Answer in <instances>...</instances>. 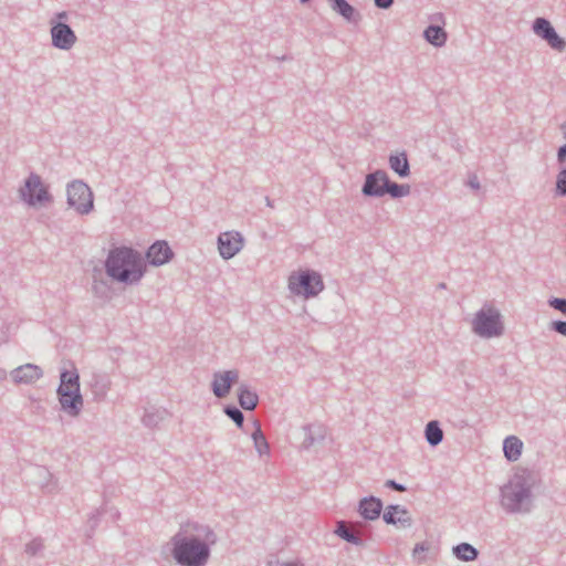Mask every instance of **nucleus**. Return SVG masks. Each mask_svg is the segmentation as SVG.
Returning a JSON list of instances; mask_svg holds the SVG:
<instances>
[{
	"label": "nucleus",
	"instance_id": "obj_1",
	"mask_svg": "<svg viewBox=\"0 0 566 566\" xmlns=\"http://www.w3.org/2000/svg\"><path fill=\"white\" fill-rule=\"evenodd\" d=\"M218 542L213 530L199 523H187L170 538L171 556L179 566H206L211 546Z\"/></svg>",
	"mask_w": 566,
	"mask_h": 566
},
{
	"label": "nucleus",
	"instance_id": "obj_2",
	"mask_svg": "<svg viewBox=\"0 0 566 566\" xmlns=\"http://www.w3.org/2000/svg\"><path fill=\"white\" fill-rule=\"evenodd\" d=\"M537 476L530 470H520L500 490L501 506L506 513H528L533 507V489Z\"/></svg>",
	"mask_w": 566,
	"mask_h": 566
},
{
	"label": "nucleus",
	"instance_id": "obj_3",
	"mask_svg": "<svg viewBox=\"0 0 566 566\" xmlns=\"http://www.w3.org/2000/svg\"><path fill=\"white\" fill-rule=\"evenodd\" d=\"M105 271L116 282L136 284L143 279L146 266L137 250L130 247H117L109 250L105 260Z\"/></svg>",
	"mask_w": 566,
	"mask_h": 566
},
{
	"label": "nucleus",
	"instance_id": "obj_4",
	"mask_svg": "<svg viewBox=\"0 0 566 566\" xmlns=\"http://www.w3.org/2000/svg\"><path fill=\"white\" fill-rule=\"evenodd\" d=\"M472 331L482 338L501 336L504 327L500 312L492 306L484 305L474 315L472 321Z\"/></svg>",
	"mask_w": 566,
	"mask_h": 566
},
{
	"label": "nucleus",
	"instance_id": "obj_5",
	"mask_svg": "<svg viewBox=\"0 0 566 566\" xmlns=\"http://www.w3.org/2000/svg\"><path fill=\"white\" fill-rule=\"evenodd\" d=\"M289 290L294 295L312 298L324 290V282L319 273L305 270L290 275Z\"/></svg>",
	"mask_w": 566,
	"mask_h": 566
},
{
	"label": "nucleus",
	"instance_id": "obj_6",
	"mask_svg": "<svg viewBox=\"0 0 566 566\" xmlns=\"http://www.w3.org/2000/svg\"><path fill=\"white\" fill-rule=\"evenodd\" d=\"M66 202L78 214L85 216L94 209V195L91 188L82 180H73L66 187Z\"/></svg>",
	"mask_w": 566,
	"mask_h": 566
},
{
	"label": "nucleus",
	"instance_id": "obj_7",
	"mask_svg": "<svg viewBox=\"0 0 566 566\" xmlns=\"http://www.w3.org/2000/svg\"><path fill=\"white\" fill-rule=\"evenodd\" d=\"M21 199L29 206L50 202L52 200L48 188L43 186L39 175L31 172L24 181V187L20 189Z\"/></svg>",
	"mask_w": 566,
	"mask_h": 566
},
{
	"label": "nucleus",
	"instance_id": "obj_8",
	"mask_svg": "<svg viewBox=\"0 0 566 566\" xmlns=\"http://www.w3.org/2000/svg\"><path fill=\"white\" fill-rule=\"evenodd\" d=\"M533 32L544 40L551 49L557 52L566 50V41L559 36L551 21L546 18L538 17L533 21Z\"/></svg>",
	"mask_w": 566,
	"mask_h": 566
},
{
	"label": "nucleus",
	"instance_id": "obj_9",
	"mask_svg": "<svg viewBox=\"0 0 566 566\" xmlns=\"http://www.w3.org/2000/svg\"><path fill=\"white\" fill-rule=\"evenodd\" d=\"M51 40L52 45L59 50L69 51L77 41V36L72 28L60 21L51 20Z\"/></svg>",
	"mask_w": 566,
	"mask_h": 566
},
{
	"label": "nucleus",
	"instance_id": "obj_10",
	"mask_svg": "<svg viewBox=\"0 0 566 566\" xmlns=\"http://www.w3.org/2000/svg\"><path fill=\"white\" fill-rule=\"evenodd\" d=\"M389 182L388 174L382 169H377L367 174L361 187V193L369 198H379L386 195V188Z\"/></svg>",
	"mask_w": 566,
	"mask_h": 566
},
{
	"label": "nucleus",
	"instance_id": "obj_11",
	"mask_svg": "<svg viewBox=\"0 0 566 566\" xmlns=\"http://www.w3.org/2000/svg\"><path fill=\"white\" fill-rule=\"evenodd\" d=\"M56 395L63 412L73 418L80 416L84 403L81 390L57 388Z\"/></svg>",
	"mask_w": 566,
	"mask_h": 566
},
{
	"label": "nucleus",
	"instance_id": "obj_12",
	"mask_svg": "<svg viewBox=\"0 0 566 566\" xmlns=\"http://www.w3.org/2000/svg\"><path fill=\"white\" fill-rule=\"evenodd\" d=\"M243 248V238L238 231L222 232L218 237V249L224 260L232 259Z\"/></svg>",
	"mask_w": 566,
	"mask_h": 566
},
{
	"label": "nucleus",
	"instance_id": "obj_13",
	"mask_svg": "<svg viewBox=\"0 0 566 566\" xmlns=\"http://www.w3.org/2000/svg\"><path fill=\"white\" fill-rule=\"evenodd\" d=\"M238 380L239 370L237 369L216 371L211 381V390L217 398H224Z\"/></svg>",
	"mask_w": 566,
	"mask_h": 566
},
{
	"label": "nucleus",
	"instance_id": "obj_14",
	"mask_svg": "<svg viewBox=\"0 0 566 566\" xmlns=\"http://www.w3.org/2000/svg\"><path fill=\"white\" fill-rule=\"evenodd\" d=\"M382 520L386 524L395 525L400 528L412 526V518L409 511L399 504H390L385 509Z\"/></svg>",
	"mask_w": 566,
	"mask_h": 566
},
{
	"label": "nucleus",
	"instance_id": "obj_15",
	"mask_svg": "<svg viewBox=\"0 0 566 566\" xmlns=\"http://www.w3.org/2000/svg\"><path fill=\"white\" fill-rule=\"evenodd\" d=\"M174 252L166 241L154 242L146 252V259L153 266H160L168 263Z\"/></svg>",
	"mask_w": 566,
	"mask_h": 566
},
{
	"label": "nucleus",
	"instance_id": "obj_16",
	"mask_svg": "<svg viewBox=\"0 0 566 566\" xmlns=\"http://www.w3.org/2000/svg\"><path fill=\"white\" fill-rule=\"evenodd\" d=\"M10 376L15 384L30 385L43 377V370L40 366L29 363L11 370Z\"/></svg>",
	"mask_w": 566,
	"mask_h": 566
},
{
	"label": "nucleus",
	"instance_id": "obj_17",
	"mask_svg": "<svg viewBox=\"0 0 566 566\" xmlns=\"http://www.w3.org/2000/svg\"><path fill=\"white\" fill-rule=\"evenodd\" d=\"M382 507L384 504L379 497L369 495L359 500L357 511L364 520L375 521L380 516Z\"/></svg>",
	"mask_w": 566,
	"mask_h": 566
},
{
	"label": "nucleus",
	"instance_id": "obj_18",
	"mask_svg": "<svg viewBox=\"0 0 566 566\" xmlns=\"http://www.w3.org/2000/svg\"><path fill=\"white\" fill-rule=\"evenodd\" d=\"M111 385L112 381L108 375L94 373L88 382L93 400L96 402L103 401L111 389Z\"/></svg>",
	"mask_w": 566,
	"mask_h": 566
},
{
	"label": "nucleus",
	"instance_id": "obj_19",
	"mask_svg": "<svg viewBox=\"0 0 566 566\" xmlns=\"http://www.w3.org/2000/svg\"><path fill=\"white\" fill-rule=\"evenodd\" d=\"M389 167L400 178H406L410 175V165L406 151L398 154H390L388 158Z\"/></svg>",
	"mask_w": 566,
	"mask_h": 566
},
{
	"label": "nucleus",
	"instance_id": "obj_20",
	"mask_svg": "<svg viewBox=\"0 0 566 566\" xmlns=\"http://www.w3.org/2000/svg\"><path fill=\"white\" fill-rule=\"evenodd\" d=\"M238 402L242 409L252 411L259 403V396L248 385L242 384L238 389Z\"/></svg>",
	"mask_w": 566,
	"mask_h": 566
},
{
	"label": "nucleus",
	"instance_id": "obj_21",
	"mask_svg": "<svg viewBox=\"0 0 566 566\" xmlns=\"http://www.w3.org/2000/svg\"><path fill=\"white\" fill-rule=\"evenodd\" d=\"M305 437L302 443L304 449H308L315 443L324 441L326 430L322 424H306L303 427Z\"/></svg>",
	"mask_w": 566,
	"mask_h": 566
},
{
	"label": "nucleus",
	"instance_id": "obj_22",
	"mask_svg": "<svg viewBox=\"0 0 566 566\" xmlns=\"http://www.w3.org/2000/svg\"><path fill=\"white\" fill-rule=\"evenodd\" d=\"M331 9L347 22H355L359 18L357 10L346 0H328Z\"/></svg>",
	"mask_w": 566,
	"mask_h": 566
},
{
	"label": "nucleus",
	"instance_id": "obj_23",
	"mask_svg": "<svg viewBox=\"0 0 566 566\" xmlns=\"http://www.w3.org/2000/svg\"><path fill=\"white\" fill-rule=\"evenodd\" d=\"M424 40L436 48H441L448 40V34L443 27L429 24L423 31Z\"/></svg>",
	"mask_w": 566,
	"mask_h": 566
},
{
	"label": "nucleus",
	"instance_id": "obj_24",
	"mask_svg": "<svg viewBox=\"0 0 566 566\" xmlns=\"http://www.w3.org/2000/svg\"><path fill=\"white\" fill-rule=\"evenodd\" d=\"M523 442L515 436H509L503 442V452L505 458L511 461H517L522 454Z\"/></svg>",
	"mask_w": 566,
	"mask_h": 566
},
{
	"label": "nucleus",
	"instance_id": "obj_25",
	"mask_svg": "<svg viewBox=\"0 0 566 566\" xmlns=\"http://www.w3.org/2000/svg\"><path fill=\"white\" fill-rule=\"evenodd\" d=\"M169 416L165 408L149 407L145 409L142 422L147 428H156Z\"/></svg>",
	"mask_w": 566,
	"mask_h": 566
},
{
	"label": "nucleus",
	"instance_id": "obj_26",
	"mask_svg": "<svg viewBox=\"0 0 566 566\" xmlns=\"http://www.w3.org/2000/svg\"><path fill=\"white\" fill-rule=\"evenodd\" d=\"M57 388L62 389H77L81 390L80 375L75 366L72 369H62L60 373V385Z\"/></svg>",
	"mask_w": 566,
	"mask_h": 566
},
{
	"label": "nucleus",
	"instance_id": "obj_27",
	"mask_svg": "<svg viewBox=\"0 0 566 566\" xmlns=\"http://www.w3.org/2000/svg\"><path fill=\"white\" fill-rule=\"evenodd\" d=\"M424 437L429 446L437 447L443 440V431L438 420H431L426 424Z\"/></svg>",
	"mask_w": 566,
	"mask_h": 566
},
{
	"label": "nucleus",
	"instance_id": "obj_28",
	"mask_svg": "<svg viewBox=\"0 0 566 566\" xmlns=\"http://www.w3.org/2000/svg\"><path fill=\"white\" fill-rule=\"evenodd\" d=\"M254 431L251 433V438L253 440V446L260 457L268 454L270 452L269 443L265 439V436L262 432L261 424L258 420L253 421Z\"/></svg>",
	"mask_w": 566,
	"mask_h": 566
},
{
	"label": "nucleus",
	"instance_id": "obj_29",
	"mask_svg": "<svg viewBox=\"0 0 566 566\" xmlns=\"http://www.w3.org/2000/svg\"><path fill=\"white\" fill-rule=\"evenodd\" d=\"M335 534L339 536L342 539L346 541L347 543H350L356 546H363L364 539L354 533L344 521L337 522Z\"/></svg>",
	"mask_w": 566,
	"mask_h": 566
},
{
	"label": "nucleus",
	"instance_id": "obj_30",
	"mask_svg": "<svg viewBox=\"0 0 566 566\" xmlns=\"http://www.w3.org/2000/svg\"><path fill=\"white\" fill-rule=\"evenodd\" d=\"M452 552L454 556L463 562H472L478 558L479 551L469 543H461L453 546Z\"/></svg>",
	"mask_w": 566,
	"mask_h": 566
},
{
	"label": "nucleus",
	"instance_id": "obj_31",
	"mask_svg": "<svg viewBox=\"0 0 566 566\" xmlns=\"http://www.w3.org/2000/svg\"><path fill=\"white\" fill-rule=\"evenodd\" d=\"M411 188L408 184H397L389 179L386 188V195L394 199L403 198L410 195Z\"/></svg>",
	"mask_w": 566,
	"mask_h": 566
},
{
	"label": "nucleus",
	"instance_id": "obj_32",
	"mask_svg": "<svg viewBox=\"0 0 566 566\" xmlns=\"http://www.w3.org/2000/svg\"><path fill=\"white\" fill-rule=\"evenodd\" d=\"M223 412L237 424V427H243L244 415L237 406L227 405L223 408Z\"/></svg>",
	"mask_w": 566,
	"mask_h": 566
},
{
	"label": "nucleus",
	"instance_id": "obj_33",
	"mask_svg": "<svg viewBox=\"0 0 566 566\" xmlns=\"http://www.w3.org/2000/svg\"><path fill=\"white\" fill-rule=\"evenodd\" d=\"M43 541L41 538H33L25 545V553L30 556L38 555L43 549Z\"/></svg>",
	"mask_w": 566,
	"mask_h": 566
},
{
	"label": "nucleus",
	"instance_id": "obj_34",
	"mask_svg": "<svg viewBox=\"0 0 566 566\" xmlns=\"http://www.w3.org/2000/svg\"><path fill=\"white\" fill-rule=\"evenodd\" d=\"M556 193L560 197L566 196V168L562 169L557 175Z\"/></svg>",
	"mask_w": 566,
	"mask_h": 566
},
{
	"label": "nucleus",
	"instance_id": "obj_35",
	"mask_svg": "<svg viewBox=\"0 0 566 566\" xmlns=\"http://www.w3.org/2000/svg\"><path fill=\"white\" fill-rule=\"evenodd\" d=\"M548 304L554 310L559 311L563 314H566V298L552 297L551 300H548Z\"/></svg>",
	"mask_w": 566,
	"mask_h": 566
},
{
	"label": "nucleus",
	"instance_id": "obj_36",
	"mask_svg": "<svg viewBox=\"0 0 566 566\" xmlns=\"http://www.w3.org/2000/svg\"><path fill=\"white\" fill-rule=\"evenodd\" d=\"M552 329L563 336H566V321H554Z\"/></svg>",
	"mask_w": 566,
	"mask_h": 566
},
{
	"label": "nucleus",
	"instance_id": "obj_37",
	"mask_svg": "<svg viewBox=\"0 0 566 566\" xmlns=\"http://www.w3.org/2000/svg\"><path fill=\"white\" fill-rule=\"evenodd\" d=\"M385 486L397 492H405L407 490V488L403 484L398 483L395 480H387L385 482Z\"/></svg>",
	"mask_w": 566,
	"mask_h": 566
},
{
	"label": "nucleus",
	"instance_id": "obj_38",
	"mask_svg": "<svg viewBox=\"0 0 566 566\" xmlns=\"http://www.w3.org/2000/svg\"><path fill=\"white\" fill-rule=\"evenodd\" d=\"M374 3L379 9H389L394 4V0H374Z\"/></svg>",
	"mask_w": 566,
	"mask_h": 566
},
{
	"label": "nucleus",
	"instance_id": "obj_39",
	"mask_svg": "<svg viewBox=\"0 0 566 566\" xmlns=\"http://www.w3.org/2000/svg\"><path fill=\"white\" fill-rule=\"evenodd\" d=\"M98 516H99V511L98 510H96L95 512H93L91 514L88 523H90L92 530L97 526V524H98Z\"/></svg>",
	"mask_w": 566,
	"mask_h": 566
},
{
	"label": "nucleus",
	"instance_id": "obj_40",
	"mask_svg": "<svg viewBox=\"0 0 566 566\" xmlns=\"http://www.w3.org/2000/svg\"><path fill=\"white\" fill-rule=\"evenodd\" d=\"M468 186L471 187L474 190L480 189V181L475 175L471 176L468 180Z\"/></svg>",
	"mask_w": 566,
	"mask_h": 566
},
{
	"label": "nucleus",
	"instance_id": "obj_41",
	"mask_svg": "<svg viewBox=\"0 0 566 566\" xmlns=\"http://www.w3.org/2000/svg\"><path fill=\"white\" fill-rule=\"evenodd\" d=\"M426 551H428V545L426 543H418L412 551L413 557H417V555L419 553H422Z\"/></svg>",
	"mask_w": 566,
	"mask_h": 566
},
{
	"label": "nucleus",
	"instance_id": "obj_42",
	"mask_svg": "<svg viewBox=\"0 0 566 566\" xmlns=\"http://www.w3.org/2000/svg\"><path fill=\"white\" fill-rule=\"evenodd\" d=\"M565 159H566V144L560 146L557 151V160L559 163H563V161H565Z\"/></svg>",
	"mask_w": 566,
	"mask_h": 566
},
{
	"label": "nucleus",
	"instance_id": "obj_43",
	"mask_svg": "<svg viewBox=\"0 0 566 566\" xmlns=\"http://www.w3.org/2000/svg\"><path fill=\"white\" fill-rule=\"evenodd\" d=\"M67 18H69L67 12L66 11H61V12H57L55 14L53 20L63 22L64 20H67Z\"/></svg>",
	"mask_w": 566,
	"mask_h": 566
},
{
	"label": "nucleus",
	"instance_id": "obj_44",
	"mask_svg": "<svg viewBox=\"0 0 566 566\" xmlns=\"http://www.w3.org/2000/svg\"><path fill=\"white\" fill-rule=\"evenodd\" d=\"M7 378V373L4 369L0 368V381H3Z\"/></svg>",
	"mask_w": 566,
	"mask_h": 566
},
{
	"label": "nucleus",
	"instance_id": "obj_45",
	"mask_svg": "<svg viewBox=\"0 0 566 566\" xmlns=\"http://www.w3.org/2000/svg\"><path fill=\"white\" fill-rule=\"evenodd\" d=\"M280 566H303L302 564H298V563H282Z\"/></svg>",
	"mask_w": 566,
	"mask_h": 566
},
{
	"label": "nucleus",
	"instance_id": "obj_46",
	"mask_svg": "<svg viewBox=\"0 0 566 566\" xmlns=\"http://www.w3.org/2000/svg\"><path fill=\"white\" fill-rule=\"evenodd\" d=\"M560 129L564 134V138H566V122L560 125Z\"/></svg>",
	"mask_w": 566,
	"mask_h": 566
},
{
	"label": "nucleus",
	"instance_id": "obj_47",
	"mask_svg": "<svg viewBox=\"0 0 566 566\" xmlns=\"http://www.w3.org/2000/svg\"><path fill=\"white\" fill-rule=\"evenodd\" d=\"M436 21H442L443 20V15L441 13L437 14L434 18H433Z\"/></svg>",
	"mask_w": 566,
	"mask_h": 566
},
{
	"label": "nucleus",
	"instance_id": "obj_48",
	"mask_svg": "<svg viewBox=\"0 0 566 566\" xmlns=\"http://www.w3.org/2000/svg\"><path fill=\"white\" fill-rule=\"evenodd\" d=\"M265 201H266V206L273 207L272 200L269 197L265 198Z\"/></svg>",
	"mask_w": 566,
	"mask_h": 566
},
{
	"label": "nucleus",
	"instance_id": "obj_49",
	"mask_svg": "<svg viewBox=\"0 0 566 566\" xmlns=\"http://www.w3.org/2000/svg\"><path fill=\"white\" fill-rule=\"evenodd\" d=\"M93 290H94V292L97 294V293H98V285H97V284H94V285H93Z\"/></svg>",
	"mask_w": 566,
	"mask_h": 566
},
{
	"label": "nucleus",
	"instance_id": "obj_50",
	"mask_svg": "<svg viewBox=\"0 0 566 566\" xmlns=\"http://www.w3.org/2000/svg\"><path fill=\"white\" fill-rule=\"evenodd\" d=\"M439 287H440V289H446V284H444V283H440V284H439Z\"/></svg>",
	"mask_w": 566,
	"mask_h": 566
},
{
	"label": "nucleus",
	"instance_id": "obj_51",
	"mask_svg": "<svg viewBox=\"0 0 566 566\" xmlns=\"http://www.w3.org/2000/svg\"><path fill=\"white\" fill-rule=\"evenodd\" d=\"M310 0H300L301 3H307Z\"/></svg>",
	"mask_w": 566,
	"mask_h": 566
}]
</instances>
